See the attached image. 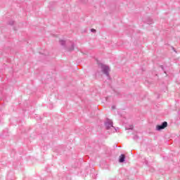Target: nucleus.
<instances>
[{"instance_id": "1", "label": "nucleus", "mask_w": 180, "mask_h": 180, "mask_svg": "<svg viewBox=\"0 0 180 180\" xmlns=\"http://www.w3.org/2000/svg\"><path fill=\"white\" fill-rule=\"evenodd\" d=\"M100 67L103 74L106 75L107 77H109V72L110 71V68H109V66L106 65L101 64Z\"/></svg>"}, {"instance_id": "2", "label": "nucleus", "mask_w": 180, "mask_h": 180, "mask_svg": "<svg viewBox=\"0 0 180 180\" xmlns=\"http://www.w3.org/2000/svg\"><path fill=\"white\" fill-rule=\"evenodd\" d=\"M167 126H168V122H164L161 125L156 126V130H158V131H160V130H163V129H165Z\"/></svg>"}, {"instance_id": "3", "label": "nucleus", "mask_w": 180, "mask_h": 180, "mask_svg": "<svg viewBox=\"0 0 180 180\" xmlns=\"http://www.w3.org/2000/svg\"><path fill=\"white\" fill-rule=\"evenodd\" d=\"M105 127L107 129V130H109L110 129V127H113V122H112V120L108 119L105 122Z\"/></svg>"}, {"instance_id": "4", "label": "nucleus", "mask_w": 180, "mask_h": 180, "mask_svg": "<svg viewBox=\"0 0 180 180\" xmlns=\"http://www.w3.org/2000/svg\"><path fill=\"white\" fill-rule=\"evenodd\" d=\"M124 158H126L124 155H121L120 156V162H124Z\"/></svg>"}, {"instance_id": "5", "label": "nucleus", "mask_w": 180, "mask_h": 180, "mask_svg": "<svg viewBox=\"0 0 180 180\" xmlns=\"http://www.w3.org/2000/svg\"><path fill=\"white\" fill-rule=\"evenodd\" d=\"M60 44H61V46H64V44H65V41L60 40Z\"/></svg>"}, {"instance_id": "6", "label": "nucleus", "mask_w": 180, "mask_h": 180, "mask_svg": "<svg viewBox=\"0 0 180 180\" xmlns=\"http://www.w3.org/2000/svg\"><path fill=\"white\" fill-rule=\"evenodd\" d=\"M91 32H92L93 33H95V32H96V30H95V29H91Z\"/></svg>"}, {"instance_id": "7", "label": "nucleus", "mask_w": 180, "mask_h": 180, "mask_svg": "<svg viewBox=\"0 0 180 180\" xmlns=\"http://www.w3.org/2000/svg\"><path fill=\"white\" fill-rule=\"evenodd\" d=\"M9 25H13V21H11V22H9Z\"/></svg>"}, {"instance_id": "8", "label": "nucleus", "mask_w": 180, "mask_h": 180, "mask_svg": "<svg viewBox=\"0 0 180 180\" xmlns=\"http://www.w3.org/2000/svg\"><path fill=\"white\" fill-rule=\"evenodd\" d=\"M70 50H74V45H72V48Z\"/></svg>"}, {"instance_id": "9", "label": "nucleus", "mask_w": 180, "mask_h": 180, "mask_svg": "<svg viewBox=\"0 0 180 180\" xmlns=\"http://www.w3.org/2000/svg\"><path fill=\"white\" fill-rule=\"evenodd\" d=\"M129 129H133V125H131Z\"/></svg>"}]
</instances>
